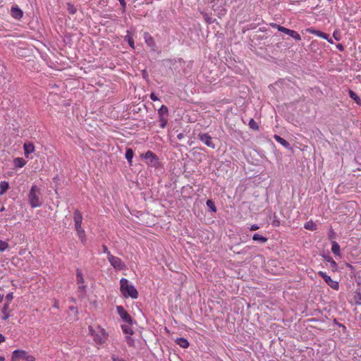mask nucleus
<instances>
[{
    "mask_svg": "<svg viewBox=\"0 0 361 361\" xmlns=\"http://www.w3.org/2000/svg\"><path fill=\"white\" fill-rule=\"evenodd\" d=\"M120 290L121 293L125 298H131L133 299H136L138 297V292L135 286L132 284L128 283V280L122 278L120 280Z\"/></svg>",
    "mask_w": 361,
    "mask_h": 361,
    "instance_id": "1",
    "label": "nucleus"
},
{
    "mask_svg": "<svg viewBox=\"0 0 361 361\" xmlns=\"http://www.w3.org/2000/svg\"><path fill=\"white\" fill-rule=\"evenodd\" d=\"M41 195L40 188L35 185H32L27 195L28 202L32 208L39 207L42 205Z\"/></svg>",
    "mask_w": 361,
    "mask_h": 361,
    "instance_id": "2",
    "label": "nucleus"
},
{
    "mask_svg": "<svg viewBox=\"0 0 361 361\" xmlns=\"http://www.w3.org/2000/svg\"><path fill=\"white\" fill-rule=\"evenodd\" d=\"M20 359L25 361H35V357L27 351L20 349L15 350L12 353L11 361H19Z\"/></svg>",
    "mask_w": 361,
    "mask_h": 361,
    "instance_id": "3",
    "label": "nucleus"
},
{
    "mask_svg": "<svg viewBox=\"0 0 361 361\" xmlns=\"http://www.w3.org/2000/svg\"><path fill=\"white\" fill-rule=\"evenodd\" d=\"M146 160V163L151 167H158L159 165V158L153 152L148 150L145 154L142 155Z\"/></svg>",
    "mask_w": 361,
    "mask_h": 361,
    "instance_id": "4",
    "label": "nucleus"
},
{
    "mask_svg": "<svg viewBox=\"0 0 361 361\" xmlns=\"http://www.w3.org/2000/svg\"><path fill=\"white\" fill-rule=\"evenodd\" d=\"M108 260L111 265L116 269L123 270L126 268L125 263L118 257L111 255L108 257Z\"/></svg>",
    "mask_w": 361,
    "mask_h": 361,
    "instance_id": "5",
    "label": "nucleus"
},
{
    "mask_svg": "<svg viewBox=\"0 0 361 361\" xmlns=\"http://www.w3.org/2000/svg\"><path fill=\"white\" fill-rule=\"evenodd\" d=\"M318 275L321 276L324 281L334 290H338L339 288V283L338 281H334L331 279V276L327 275L325 272L322 271H319L318 272Z\"/></svg>",
    "mask_w": 361,
    "mask_h": 361,
    "instance_id": "6",
    "label": "nucleus"
},
{
    "mask_svg": "<svg viewBox=\"0 0 361 361\" xmlns=\"http://www.w3.org/2000/svg\"><path fill=\"white\" fill-rule=\"evenodd\" d=\"M116 310L121 318L127 324H131L133 320L128 312L122 306H117Z\"/></svg>",
    "mask_w": 361,
    "mask_h": 361,
    "instance_id": "7",
    "label": "nucleus"
},
{
    "mask_svg": "<svg viewBox=\"0 0 361 361\" xmlns=\"http://www.w3.org/2000/svg\"><path fill=\"white\" fill-rule=\"evenodd\" d=\"M306 31L308 33L313 34V35H314L316 36H318V37H319L321 38L326 39L331 44L334 43V42L331 39V38L329 37V35L328 34L325 33V32H322L320 30H315L314 28H312V27L307 28L306 30Z\"/></svg>",
    "mask_w": 361,
    "mask_h": 361,
    "instance_id": "8",
    "label": "nucleus"
},
{
    "mask_svg": "<svg viewBox=\"0 0 361 361\" xmlns=\"http://www.w3.org/2000/svg\"><path fill=\"white\" fill-rule=\"evenodd\" d=\"M198 138L202 142H204L207 147L214 149L215 147L214 144L212 142V137L207 133H200L198 135Z\"/></svg>",
    "mask_w": 361,
    "mask_h": 361,
    "instance_id": "9",
    "label": "nucleus"
},
{
    "mask_svg": "<svg viewBox=\"0 0 361 361\" xmlns=\"http://www.w3.org/2000/svg\"><path fill=\"white\" fill-rule=\"evenodd\" d=\"M88 329L89 334L97 344H102L104 343V338L97 333L92 326H89Z\"/></svg>",
    "mask_w": 361,
    "mask_h": 361,
    "instance_id": "10",
    "label": "nucleus"
},
{
    "mask_svg": "<svg viewBox=\"0 0 361 361\" xmlns=\"http://www.w3.org/2000/svg\"><path fill=\"white\" fill-rule=\"evenodd\" d=\"M279 32L285 33V34L289 35L290 37H291L293 39H295L296 41H300L301 40L300 35L296 31H295V30H290V29H288V28L284 27H280L279 28Z\"/></svg>",
    "mask_w": 361,
    "mask_h": 361,
    "instance_id": "11",
    "label": "nucleus"
},
{
    "mask_svg": "<svg viewBox=\"0 0 361 361\" xmlns=\"http://www.w3.org/2000/svg\"><path fill=\"white\" fill-rule=\"evenodd\" d=\"M73 219L75 222V228H82V215L79 210L76 209L74 212Z\"/></svg>",
    "mask_w": 361,
    "mask_h": 361,
    "instance_id": "12",
    "label": "nucleus"
},
{
    "mask_svg": "<svg viewBox=\"0 0 361 361\" xmlns=\"http://www.w3.org/2000/svg\"><path fill=\"white\" fill-rule=\"evenodd\" d=\"M24 154L26 157L35 150L34 145L32 142H25L23 145Z\"/></svg>",
    "mask_w": 361,
    "mask_h": 361,
    "instance_id": "13",
    "label": "nucleus"
},
{
    "mask_svg": "<svg viewBox=\"0 0 361 361\" xmlns=\"http://www.w3.org/2000/svg\"><path fill=\"white\" fill-rule=\"evenodd\" d=\"M144 39H145V42L147 44V46H149L152 48L155 47V46H156L155 41H154V38L148 32L144 33Z\"/></svg>",
    "mask_w": 361,
    "mask_h": 361,
    "instance_id": "14",
    "label": "nucleus"
},
{
    "mask_svg": "<svg viewBox=\"0 0 361 361\" xmlns=\"http://www.w3.org/2000/svg\"><path fill=\"white\" fill-rule=\"evenodd\" d=\"M274 140L279 142V144H281L282 146H283L286 149H290V143L286 140L285 139H283V137H281V136L278 135H274Z\"/></svg>",
    "mask_w": 361,
    "mask_h": 361,
    "instance_id": "15",
    "label": "nucleus"
},
{
    "mask_svg": "<svg viewBox=\"0 0 361 361\" xmlns=\"http://www.w3.org/2000/svg\"><path fill=\"white\" fill-rule=\"evenodd\" d=\"M11 16L16 19H20L23 17V13L18 6L11 8Z\"/></svg>",
    "mask_w": 361,
    "mask_h": 361,
    "instance_id": "16",
    "label": "nucleus"
},
{
    "mask_svg": "<svg viewBox=\"0 0 361 361\" xmlns=\"http://www.w3.org/2000/svg\"><path fill=\"white\" fill-rule=\"evenodd\" d=\"M77 235L82 244H85L87 241L85 231L82 228H76Z\"/></svg>",
    "mask_w": 361,
    "mask_h": 361,
    "instance_id": "17",
    "label": "nucleus"
},
{
    "mask_svg": "<svg viewBox=\"0 0 361 361\" xmlns=\"http://www.w3.org/2000/svg\"><path fill=\"white\" fill-rule=\"evenodd\" d=\"M324 259L327 261L328 262L330 263L331 264V267H332V269L334 270H336L337 269V264L336 262L333 259V258L331 257V255L329 254H327V255H322Z\"/></svg>",
    "mask_w": 361,
    "mask_h": 361,
    "instance_id": "18",
    "label": "nucleus"
},
{
    "mask_svg": "<svg viewBox=\"0 0 361 361\" xmlns=\"http://www.w3.org/2000/svg\"><path fill=\"white\" fill-rule=\"evenodd\" d=\"M176 343L183 348H187L189 346L188 341L185 338H178L176 340Z\"/></svg>",
    "mask_w": 361,
    "mask_h": 361,
    "instance_id": "19",
    "label": "nucleus"
},
{
    "mask_svg": "<svg viewBox=\"0 0 361 361\" xmlns=\"http://www.w3.org/2000/svg\"><path fill=\"white\" fill-rule=\"evenodd\" d=\"M348 94L350 97L353 99L357 105L361 106V99L354 91L349 90Z\"/></svg>",
    "mask_w": 361,
    "mask_h": 361,
    "instance_id": "20",
    "label": "nucleus"
},
{
    "mask_svg": "<svg viewBox=\"0 0 361 361\" xmlns=\"http://www.w3.org/2000/svg\"><path fill=\"white\" fill-rule=\"evenodd\" d=\"M13 164L16 167L22 168L25 165L26 161L22 157H17L14 159Z\"/></svg>",
    "mask_w": 361,
    "mask_h": 361,
    "instance_id": "21",
    "label": "nucleus"
},
{
    "mask_svg": "<svg viewBox=\"0 0 361 361\" xmlns=\"http://www.w3.org/2000/svg\"><path fill=\"white\" fill-rule=\"evenodd\" d=\"M9 309V304L5 303L2 307L1 312L3 314L2 319L7 320L10 317V314L8 313Z\"/></svg>",
    "mask_w": 361,
    "mask_h": 361,
    "instance_id": "22",
    "label": "nucleus"
},
{
    "mask_svg": "<svg viewBox=\"0 0 361 361\" xmlns=\"http://www.w3.org/2000/svg\"><path fill=\"white\" fill-rule=\"evenodd\" d=\"M331 252L335 255L340 256V255H341V252H340V245H339V244L336 241H333L332 242Z\"/></svg>",
    "mask_w": 361,
    "mask_h": 361,
    "instance_id": "23",
    "label": "nucleus"
},
{
    "mask_svg": "<svg viewBox=\"0 0 361 361\" xmlns=\"http://www.w3.org/2000/svg\"><path fill=\"white\" fill-rule=\"evenodd\" d=\"M121 329L123 330V332L126 335H133L134 331L132 329L130 324H123L121 325Z\"/></svg>",
    "mask_w": 361,
    "mask_h": 361,
    "instance_id": "24",
    "label": "nucleus"
},
{
    "mask_svg": "<svg viewBox=\"0 0 361 361\" xmlns=\"http://www.w3.org/2000/svg\"><path fill=\"white\" fill-rule=\"evenodd\" d=\"M133 155H134V153H133V149L130 148H128L126 149L125 157H126V159L128 160V162L129 163L130 165H132V159L133 158Z\"/></svg>",
    "mask_w": 361,
    "mask_h": 361,
    "instance_id": "25",
    "label": "nucleus"
},
{
    "mask_svg": "<svg viewBox=\"0 0 361 361\" xmlns=\"http://www.w3.org/2000/svg\"><path fill=\"white\" fill-rule=\"evenodd\" d=\"M252 240L254 241H258L261 243H265L267 241V238L266 237H264L259 233H255L252 235Z\"/></svg>",
    "mask_w": 361,
    "mask_h": 361,
    "instance_id": "26",
    "label": "nucleus"
},
{
    "mask_svg": "<svg viewBox=\"0 0 361 361\" xmlns=\"http://www.w3.org/2000/svg\"><path fill=\"white\" fill-rule=\"evenodd\" d=\"M9 188V184L6 181L0 182V195H4Z\"/></svg>",
    "mask_w": 361,
    "mask_h": 361,
    "instance_id": "27",
    "label": "nucleus"
},
{
    "mask_svg": "<svg viewBox=\"0 0 361 361\" xmlns=\"http://www.w3.org/2000/svg\"><path fill=\"white\" fill-rule=\"evenodd\" d=\"M304 228L307 230L310 231H315L317 229V225L314 222L312 221H307L305 225Z\"/></svg>",
    "mask_w": 361,
    "mask_h": 361,
    "instance_id": "28",
    "label": "nucleus"
},
{
    "mask_svg": "<svg viewBox=\"0 0 361 361\" xmlns=\"http://www.w3.org/2000/svg\"><path fill=\"white\" fill-rule=\"evenodd\" d=\"M76 280H77V283H78V284H83L85 283L82 273L79 269H77V271H76Z\"/></svg>",
    "mask_w": 361,
    "mask_h": 361,
    "instance_id": "29",
    "label": "nucleus"
},
{
    "mask_svg": "<svg viewBox=\"0 0 361 361\" xmlns=\"http://www.w3.org/2000/svg\"><path fill=\"white\" fill-rule=\"evenodd\" d=\"M159 117L168 116V108L165 105H162L158 110Z\"/></svg>",
    "mask_w": 361,
    "mask_h": 361,
    "instance_id": "30",
    "label": "nucleus"
},
{
    "mask_svg": "<svg viewBox=\"0 0 361 361\" xmlns=\"http://www.w3.org/2000/svg\"><path fill=\"white\" fill-rule=\"evenodd\" d=\"M67 11L68 12L71 14V15H74L77 12V8L74 6L73 4H72L70 2H68L67 3Z\"/></svg>",
    "mask_w": 361,
    "mask_h": 361,
    "instance_id": "31",
    "label": "nucleus"
},
{
    "mask_svg": "<svg viewBox=\"0 0 361 361\" xmlns=\"http://www.w3.org/2000/svg\"><path fill=\"white\" fill-rule=\"evenodd\" d=\"M248 125L249 127L254 130H259V125L253 118L250 119Z\"/></svg>",
    "mask_w": 361,
    "mask_h": 361,
    "instance_id": "32",
    "label": "nucleus"
},
{
    "mask_svg": "<svg viewBox=\"0 0 361 361\" xmlns=\"http://www.w3.org/2000/svg\"><path fill=\"white\" fill-rule=\"evenodd\" d=\"M159 118V126L161 128H164L168 122V116H160Z\"/></svg>",
    "mask_w": 361,
    "mask_h": 361,
    "instance_id": "33",
    "label": "nucleus"
},
{
    "mask_svg": "<svg viewBox=\"0 0 361 361\" xmlns=\"http://www.w3.org/2000/svg\"><path fill=\"white\" fill-rule=\"evenodd\" d=\"M85 289H86V286H85L84 284H79V286H78L79 297H80V298L84 297V295L85 294Z\"/></svg>",
    "mask_w": 361,
    "mask_h": 361,
    "instance_id": "34",
    "label": "nucleus"
},
{
    "mask_svg": "<svg viewBox=\"0 0 361 361\" xmlns=\"http://www.w3.org/2000/svg\"><path fill=\"white\" fill-rule=\"evenodd\" d=\"M131 335H127L126 336V341L128 346L134 347L135 346V340L130 336Z\"/></svg>",
    "mask_w": 361,
    "mask_h": 361,
    "instance_id": "35",
    "label": "nucleus"
},
{
    "mask_svg": "<svg viewBox=\"0 0 361 361\" xmlns=\"http://www.w3.org/2000/svg\"><path fill=\"white\" fill-rule=\"evenodd\" d=\"M207 205L210 209L212 212H216V207L214 202L212 200H208L207 201Z\"/></svg>",
    "mask_w": 361,
    "mask_h": 361,
    "instance_id": "36",
    "label": "nucleus"
},
{
    "mask_svg": "<svg viewBox=\"0 0 361 361\" xmlns=\"http://www.w3.org/2000/svg\"><path fill=\"white\" fill-rule=\"evenodd\" d=\"M271 225L274 226V227H277V226H280V221L279 219H278L277 216L276 215V214H274V216H273V221L271 222Z\"/></svg>",
    "mask_w": 361,
    "mask_h": 361,
    "instance_id": "37",
    "label": "nucleus"
},
{
    "mask_svg": "<svg viewBox=\"0 0 361 361\" xmlns=\"http://www.w3.org/2000/svg\"><path fill=\"white\" fill-rule=\"evenodd\" d=\"M125 39L128 41V44L130 46V47H132L133 49L135 48V46H134V39H133V37L130 35H126L125 37Z\"/></svg>",
    "mask_w": 361,
    "mask_h": 361,
    "instance_id": "38",
    "label": "nucleus"
},
{
    "mask_svg": "<svg viewBox=\"0 0 361 361\" xmlns=\"http://www.w3.org/2000/svg\"><path fill=\"white\" fill-rule=\"evenodd\" d=\"M8 247V243L0 240V251L3 252L6 250Z\"/></svg>",
    "mask_w": 361,
    "mask_h": 361,
    "instance_id": "39",
    "label": "nucleus"
},
{
    "mask_svg": "<svg viewBox=\"0 0 361 361\" xmlns=\"http://www.w3.org/2000/svg\"><path fill=\"white\" fill-rule=\"evenodd\" d=\"M112 361H126L123 358L120 357L119 356L113 354L111 356Z\"/></svg>",
    "mask_w": 361,
    "mask_h": 361,
    "instance_id": "40",
    "label": "nucleus"
},
{
    "mask_svg": "<svg viewBox=\"0 0 361 361\" xmlns=\"http://www.w3.org/2000/svg\"><path fill=\"white\" fill-rule=\"evenodd\" d=\"M13 293L12 292L8 293L6 295V303H8L13 300Z\"/></svg>",
    "mask_w": 361,
    "mask_h": 361,
    "instance_id": "41",
    "label": "nucleus"
},
{
    "mask_svg": "<svg viewBox=\"0 0 361 361\" xmlns=\"http://www.w3.org/2000/svg\"><path fill=\"white\" fill-rule=\"evenodd\" d=\"M102 250H103L104 253L106 254V255H107V258H108L109 257H110V255H111V252H110V251L108 250V247H106V245H102Z\"/></svg>",
    "mask_w": 361,
    "mask_h": 361,
    "instance_id": "42",
    "label": "nucleus"
},
{
    "mask_svg": "<svg viewBox=\"0 0 361 361\" xmlns=\"http://www.w3.org/2000/svg\"><path fill=\"white\" fill-rule=\"evenodd\" d=\"M270 26H271V27L276 28L279 31V28H280V27H283V26H281V25H278V24H276V23H270Z\"/></svg>",
    "mask_w": 361,
    "mask_h": 361,
    "instance_id": "43",
    "label": "nucleus"
},
{
    "mask_svg": "<svg viewBox=\"0 0 361 361\" xmlns=\"http://www.w3.org/2000/svg\"><path fill=\"white\" fill-rule=\"evenodd\" d=\"M150 99L154 102L159 100V98L157 97V96L153 92L150 94Z\"/></svg>",
    "mask_w": 361,
    "mask_h": 361,
    "instance_id": "44",
    "label": "nucleus"
},
{
    "mask_svg": "<svg viewBox=\"0 0 361 361\" xmlns=\"http://www.w3.org/2000/svg\"><path fill=\"white\" fill-rule=\"evenodd\" d=\"M259 228V226L257 224H253L250 227V231H256Z\"/></svg>",
    "mask_w": 361,
    "mask_h": 361,
    "instance_id": "45",
    "label": "nucleus"
},
{
    "mask_svg": "<svg viewBox=\"0 0 361 361\" xmlns=\"http://www.w3.org/2000/svg\"><path fill=\"white\" fill-rule=\"evenodd\" d=\"M120 4L122 6L123 8L125 9L126 7V3L125 0H118Z\"/></svg>",
    "mask_w": 361,
    "mask_h": 361,
    "instance_id": "46",
    "label": "nucleus"
},
{
    "mask_svg": "<svg viewBox=\"0 0 361 361\" xmlns=\"http://www.w3.org/2000/svg\"><path fill=\"white\" fill-rule=\"evenodd\" d=\"M185 137V135L183 133H180L179 134H178L177 135V138L178 140H182L183 137Z\"/></svg>",
    "mask_w": 361,
    "mask_h": 361,
    "instance_id": "47",
    "label": "nucleus"
},
{
    "mask_svg": "<svg viewBox=\"0 0 361 361\" xmlns=\"http://www.w3.org/2000/svg\"><path fill=\"white\" fill-rule=\"evenodd\" d=\"M99 329H100L101 332H102V334H103V336L104 337L107 336V334L106 333V331H105V330L104 329H101L99 326Z\"/></svg>",
    "mask_w": 361,
    "mask_h": 361,
    "instance_id": "48",
    "label": "nucleus"
},
{
    "mask_svg": "<svg viewBox=\"0 0 361 361\" xmlns=\"http://www.w3.org/2000/svg\"><path fill=\"white\" fill-rule=\"evenodd\" d=\"M334 235H335V233H334V231L331 229V230L330 231V233H329V238H334Z\"/></svg>",
    "mask_w": 361,
    "mask_h": 361,
    "instance_id": "49",
    "label": "nucleus"
},
{
    "mask_svg": "<svg viewBox=\"0 0 361 361\" xmlns=\"http://www.w3.org/2000/svg\"><path fill=\"white\" fill-rule=\"evenodd\" d=\"M5 341V337L4 335H2L1 334H0V343L4 342Z\"/></svg>",
    "mask_w": 361,
    "mask_h": 361,
    "instance_id": "50",
    "label": "nucleus"
},
{
    "mask_svg": "<svg viewBox=\"0 0 361 361\" xmlns=\"http://www.w3.org/2000/svg\"><path fill=\"white\" fill-rule=\"evenodd\" d=\"M333 35H334V38L336 39V40H337V41L340 40V38L337 37V32H334Z\"/></svg>",
    "mask_w": 361,
    "mask_h": 361,
    "instance_id": "51",
    "label": "nucleus"
},
{
    "mask_svg": "<svg viewBox=\"0 0 361 361\" xmlns=\"http://www.w3.org/2000/svg\"><path fill=\"white\" fill-rule=\"evenodd\" d=\"M337 48L340 50V51H343V47L342 44H339L337 45Z\"/></svg>",
    "mask_w": 361,
    "mask_h": 361,
    "instance_id": "52",
    "label": "nucleus"
},
{
    "mask_svg": "<svg viewBox=\"0 0 361 361\" xmlns=\"http://www.w3.org/2000/svg\"><path fill=\"white\" fill-rule=\"evenodd\" d=\"M54 308H59V302L57 301H56L54 304Z\"/></svg>",
    "mask_w": 361,
    "mask_h": 361,
    "instance_id": "53",
    "label": "nucleus"
},
{
    "mask_svg": "<svg viewBox=\"0 0 361 361\" xmlns=\"http://www.w3.org/2000/svg\"><path fill=\"white\" fill-rule=\"evenodd\" d=\"M230 249H231V250H233L234 252L240 253V252H239V251H235V250H233V246H232V245L230 247Z\"/></svg>",
    "mask_w": 361,
    "mask_h": 361,
    "instance_id": "54",
    "label": "nucleus"
},
{
    "mask_svg": "<svg viewBox=\"0 0 361 361\" xmlns=\"http://www.w3.org/2000/svg\"><path fill=\"white\" fill-rule=\"evenodd\" d=\"M4 300V295L0 294V302H1Z\"/></svg>",
    "mask_w": 361,
    "mask_h": 361,
    "instance_id": "55",
    "label": "nucleus"
},
{
    "mask_svg": "<svg viewBox=\"0 0 361 361\" xmlns=\"http://www.w3.org/2000/svg\"><path fill=\"white\" fill-rule=\"evenodd\" d=\"M71 310L73 311V310H75L76 312H78V310L76 307H71Z\"/></svg>",
    "mask_w": 361,
    "mask_h": 361,
    "instance_id": "56",
    "label": "nucleus"
},
{
    "mask_svg": "<svg viewBox=\"0 0 361 361\" xmlns=\"http://www.w3.org/2000/svg\"><path fill=\"white\" fill-rule=\"evenodd\" d=\"M5 357L4 356H0V361H4Z\"/></svg>",
    "mask_w": 361,
    "mask_h": 361,
    "instance_id": "57",
    "label": "nucleus"
},
{
    "mask_svg": "<svg viewBox=\"0 0 361 361\" xmlns=\"http://www.w3.org/2000/svg\"><path fill=\"white\" fill-rule=\"evenodd\" d=\"M5 211V207H2L1 209H0V212H2Z\"/></svg>",
    "mask_w": 361,
    "mask_h": 361,
    "instance_id": "58",
    "label": "nucleus"
}]
</instances>
